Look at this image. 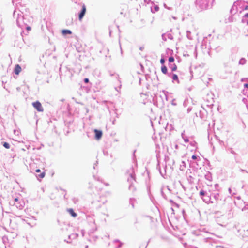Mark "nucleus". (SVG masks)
Here are the masks:
<instances>
[{
    "label": "nucleus",
    "instance_id": "f257e3e1",
    "mask_svg": "<svg viewBox=\"0 0 248 248\" xmlns=\"http://www.w3.org/2000/svg\"><path fill=\"white\" fill-rule=\"evenodd\" d=\"M13 17L16 20L17 25L22 29H24V26L26 25L27 20L23 13L20 10L16 9L14 11Z\"/></svg>",
    "mask_w": 248,
    "mask_h": 248
},
{
    "label": "nucleus",
    "instance_id": "39448f33",
    "mask_svg": "<svg viewBox=\"0 0 248 248\" xmlns=\"http://www.w3.org/2000/svg\"><path fill=\"white\" fill-rule=\"evenodd\" d=\"M94 132L95 133V138L97 140L100 139L102 136V131L97 129H94Z\"/></svg>",
    "mask_w": 248,
    "mask_h": 248
},
{
    "label": "nucleus",
    "instance_id": "58836bf2",
    "mask_svg": "<svg viewBox=\"0 0 248 248\" xmlns=\"http://www.w3.org/2000/svg\"><path fill=\"white\" fill-rule=\"evenodd\" d=\"M124 7H125V8H127V6H126V5H124Z\"/></svg>",
    "mask_w": 248,
    "mask_h": 248
},
{
    "label": "nucleus",
    "instance_id": "7c9ffc66",
    "mask_svg": "<svg viewBox=\"0 0 248 248\" xmlns=\"http://www.w3.org/2000/svg\"><path fill=\"white\" fill-rule=\"evenodd\" d=\"M244 9H245V10H248V5H247V6L245 7Z\"/></svg>",
    "mask_w": 248,
    "mask_h": 248
},
{
    "label": "nucleus",
    "instance_id": "f704fd0d",
    "mask_svg": "<svg viewBox=\"0 0 248 248\" xmlns=\"http://www.w3.org/2000/svg\"><path fill=\"white\" fill-rule=\"evenodd\" d=\"M245 17H248V13H247V14H245Z\"/></svg>",
    "mask_w": 248,
    "mask_h": 248
},
{
    "label": "nucleus",
    "instance_id": "423d86ee",
    "mask_svg": "<svg viewBox=\"0 0 248 248\" xmlns=\"http://www.w3.org/2000/svg\"><path fill=\"white\" fill-rule=\"evenodd\" d=\"M14 205H16V207L17 208L21 210V209H22L24 207V203L22 202H18L17 203H16V202H14Z\"/></svg>",
    "mask_w": 248,
    "mask_h": 248
},
{
    "label": "nucleus",
    "instance_id": "37998d69",
    "mask_svg": "<svg viewBox=\"0 0 248 248\" xmlns=\"http://www.w3.org/2000/svg\"><path fill=\"white\" fill-rule=\"evenodd\" d=\"M125 13H124V16H125Z\"/></svg>",
    "mask_w": 248,
    "mask_h": 248
},
{
    "label": "nucleus",
    "instance_id": "1a4fd4ad",
    "mask_svg": "<svg viewBox=\"0 0 248 248\" xmlns=\"http://www.w3.org/2000/svg\"><path fill=\"white\" fill-rule=\"evenodd\" d=\"M67 211L73 217H75L77 216V214L72 208L68 209Z\"/></svg>",
    "mask_w": 248,
    "mask_h": 248
},
{
    "label": "nucleus",
    "instance_id": "dca6fc26",
    "mask_svg": "<svg viewBox=\"0 0 248 248\" xmlns=\"http://www.w3.org/2000/svg\"><path fill=\"white\" fill-rule=\"evenodd\" d=\"M24 28L26 29L28 31L31 30V27L27 25V22L26 23V25L24 26Z\"/></svg>",
    "mask_w": 248,
    "mask_h": 248
},
{
    "label": "nucleus",
    "instance_id": "4468645a",
    "mask_svg": "<svg viewBox=\"0 0 248 248\" xmlns=\"http://www.w3.org/2000/svg\"><path fill=\"white\" fill-rule=\"evenodd\" d=\"M3 146L6 149H9L10 148V145L7 142H4Z\"/></svg>",
    "mask_w": 248,
    "mask_h": 248
},
{
    "label": "nucleus",
    "instance_id": "20e7f679",
    "mask_svg": "<svg viewBox=\"0 0 248 248\" xmlns=\"http://www.w3.org/2000/svg\"><path fill=\"white\" fill-rule=\"evenodd\" d=\"M81 7L82 9L80 12V13L78 14V19L80 21H81L83 17H84L86 11V8L84 4H81Z\"/></svg>",
    "mask_w": 248,
    "mask_h": 248
},
{
    "label": "nucleus",
    "instance_id": "393cba45",
    "mask_svg": "<svg viewBox=\"0 0 248 248\" xmlns=\"http://www.w3.org/2000/svg\"><path fill=\"white\" fill-rule=\"evenodd\" d=\"M192 158L193 159L195 160V159H196L197 158V157L196 155H193L192 156Z\"/></svg>",
    "mask_w": 248,
    "mask_h": 248
},
{
    "label": "nucleus",
    "instance_id": "f03ea898",
    "mask_svg": "<svg viewBox=\"0 0 248 248\" xmlns=\"http://www.w3.org/2000/svg\"><path fill=\"white\" fill-rule=\"evenodd\" d=\"M126 175L128 177L127 181L129 183V189L130 190L134 191L135 190L134 184L135 181V174L133 168H131L126 171Z\"/></svg>",
    "mask_w": 248,
    "mask_h": 248
},
{
    "label": "nucleus",
    "instance_id": "e433bc0d",
    "mask_svg": "<svg viewBox=\"0 0 248 248\" xmlns=\"http://www.w3.org/2000/svg\"><path fill=\"white\" fill-rule=\"evenodd\" d=\"M117 78H119V77H118V75H117ZM118 81H119V82L120 83H121V81L120 80V79H118Z\"/></svg>",
    "mask_w": 248,
    "mask_h": 248
},
{
    "label": "nucleus",
    "instance_id": "9d476101",
    "mask_svg": "<svg viewBox=\"0 0 248 248\" xmlns=\"http://www.w3.org/2000/svg\"><path fill=\"white\" fill-rule=\"evenodd\" d=\"M62 33L63 35L71 34H72V31L69 30H63L62 31Z\"/></svg>",
    "mask_w": 248,
    "mask_h": 248
},
{
    "label": "nucleus",
    "instance_id": "a18cd8bd",
    "mask_svg": "<svg viewBox=\"0 0 248 248\" xmlns=\"http://www.w3.org/2000/svg\"><path fill=\"white\" fill-rule=\"evenodd\" d=\"M105 202H106V201H105V202H103V203H104Z\"/></svg>",
    "mask_w": 248,
    "mask_h": 248
},
{
    "label": "nucleus",
    "instance_id": "a19ab883",
    "mask_svg": "<svg viewBox=\"0 0 248 248\" xmlns=\"http://www.w3.org/2000/svg\"><path fill=\"white\" fill-rule=\"evenodd\" d=\"M95 164H94V166H93L94 169H95Z\"/></svg>",
    "mask_w": 248,
    "mask_h": 248
},
{
    "label": "nucleus",
    "instance_id": "c756f323",
    "mask_svg": "<svg viewBox=\"0 0 248 248\" xmlns=\"http://www.w3.org/2000/svg\"><path fill=\"white\" fill-rule=\"evenodd\" d=\"M20 0H13V2H14V1H15L16 2H18L20 1Z\"/></svg>",
    "mask_w": 248,
    "mask_h": 248
},
{
    "label": "nucleus",
    "instance_id": "6ab92c4d",
    "mask_svg": "<svg viewBox=\"0 0 248 248\" xmlns=\"http://www.w3.org/2000/svg\"><path fill=\"white\" fill-rule=\"evenodd\" d=\"M72 235H73L72 238H77L78 236V234L77 233H73Z\"/></svg>",
    "mask_w": 248,
    "mask_h": 248
},
{
    "label": "nucleus",
    "instance_id": "473e14b6",
    "mask_svg": "<svg viewBox=\"0 0 248 248\" xmlns=\"http://www.w3.org/2000/svg\"><path fill=\"white\" fill-rule=\"evenodd\" d=\"M16 90L18 91H19L20 90V88L19 87H18L16 88Z\"/></svg>",
    "mask_w": 248,
    "mask_h": 248
},
{
    "label": "nucleus",
    "instance_id": "ddd939ff",
    "mask_svg": "<svg viewBox=\"0 0 248 248\" xmlns=\"http://www.w3.org/2000/svg\"><path fill=\"white\" fill-rule=\"evenodd\" d=\"M135 202V199L134 198H130V204H131L133 208L134 207V202Z\"/></svg>",
    "mask_w": 248,
    "mask_h": 248
},
{
    "label": "nucleus",
    "instance_id": "6e6552de",
    "mask_svg": "<svg viewBox=\"0 0 248 248\" xmlns=\"http://www.w3.org/2000/svg\"><path fill=\"white\" fill-rule=\"evenodd\" d=\"M117 243H119V244L117 245V246H115V248H120L123 245V243H122L120 240L118 239H115L113 242V244H116Z\"/></svg>",
    "mask_w": 248,
    "mask_h": 248
},
{
    "label": "nucleus",
    "instance_id": "f8f14e48",
    "mask_svg": "<svg viewBox=\"0 0 248 248\" xmlns=\"http://www.w3.org/2000/svg\"><path fill=\"white\" fill-rule=\"evenodd\" d=\"M45 172L44 171H43V172L40 173V174H37L36 177L37 178H43L45 177Z\"/></svg>",
    "mask_w": 248,
    "mask_h": 248
},
{
    "label": "nucleus",
    "instance_id": "72a5a7b5",
    "mask_svg": "<svg viewBox=\"0 0 248 248\" xmlns=\"http://www.w3.org/2000/svg\"><path fill=\"white\" fill-rule=\"evenodd\" d=\"M115 119H114L113 120H112V124H115Z\"/></svg>",
    "mask_w": 248,
    "mask_h": 248
},
{
    "label": "nucleus",
    "instance_id": "bb28decb",
    "mask_svg": "<svg viewBox=\"0 0 248 248\" xmlns=\"http://www.w3.org/2000/svg\"><path fill=\"white\" fill-rule=\"evenodd\" d=\"M155 9L156 11H157L159 10V7L157 6H156L155 7Z\"/></svg>",
    "mask_w": 248,
    "mask_h": 248
},
{
    "label": "nucleus",
    "instance_id": "aec40b11",
    "mask_svg": "<svg viewBox=\"0 0 248 248\" xmlns=\"http://www.w3.org/2000/svg\"><path fill=\"white\" fill-rule=\"evenodd\" d=\"M174 61V59L173 57H170L169 58V62H173Z\"/></svg>",
    "mask_w": 248,
    "mask_h": 248
},
{
    "label": "nucleus",
    "instance_id": "ea45409f",
    "mask_svg": "<svg viewBox=\"0 0 248 248\" xmlns=\"http://www.w3.org/2000/svg\"><path fill=\"white\" fill-rule=\"evenodd\" d=\"M111 31H110V32H109V34H110V35H111Z\"/></svg>",
    "mask_w": 248,
    "mask_h": 248
},
{
    "label": "nucleus",
    "instance_id": "a211bd4d",
    "mask_svg": "<svg viewBox=\"0 0 248 248\" xmlns=\"http://www.w3.org/2000/svg\"><path fill=\"white\" fill-rule=\"evenodd\" d=\"M177 66L175 65V64H174L173 67L171 68V70L172 71H176L177 70Z\"/></svg>",
    "mask_w": 248,
    "mask_h": 248
},
{
    "label": "nucleus",
    "instance_id": "de8ad7c7",
    "mask_svg": "<svg viewBox=\"0 0 248 248\" xmlns=\"http://www.w3.org/2000/svg\"><path fill=\"white\" fill-rule=\"evenodd\" d=\"M136 1H138V0H135Z\"/></svg>",
    "mask_w": 248,
    "mask_h": 248
},
{
    "label": "nucleus",
    "instance_id": "9b49d317",
    "mask_svg": "<svg viewBox=\"0 0 248 248\" xmlns=\"http://www.w3.org/2000/svg\"><path fill=\"white\" fill-rule=\"evenodd\" d=\"M161 71L164 74H167V68L166 66L163 65V66H162V67H161Z\"/></svg>",
    "mask_w": 248,
    "mask_h": 248
},
{
    "label": "nucleus",
    "instance_id": "7ed1b4c3",
    "mask_svg": "<svg viewBox=\"0 0 248 248\" xmlns=\"http://www.w3.org/2000/svg\"><path fill=\"white\" fill-rule=\"evenodd\" d=\"M33 107L39 112H43L44 111V108L41 104V103L36 101L32 103Z\"/></svg>",
    "mask_w": 248,
    "mask_h": 248
},
{
    "label": "nucleus",
    "instance_id": "2f4dec72",
    "mask_svg": "<svg viewBox=\"0 0 248 248\" xmlns=\"http://www.w3.org/2000/svg\"><path fill=\"white\" fill-rule=\"evenodd\" d=\"M72 236H73L72 234L71 235H69L68 236L69 239H71V238H72Z\"/></svg>",
    "mask_w": 248,
    "mask_h": 248
},
{
    "label": "nucleus",
    "instance_id": "0eeeda50",
    "mask_svg": "<svg viewBox=\"0 0 248 248\" xmlns=\"http://www.w3.org/2000/svg\"><path fill=\"white\" fill-rule=\"evenodd\" d=\"M21 71V68L19 64H17L16 65L15 69H14V72L16 74L18 75L19 73Z\"/></svg>",
    "mask_w": 248,
    "mask_h": 248
},
{
    "label": "nucleus",
    "instance_id": "4c0bfd02",
    "mask_svg": "<svg viewBox=\"0 0 248 248\" xmlns=\"http://www.w3.org/2000/svg\"><path fill=\"white\" fill-rule=\"evenodd\" d=\"M121 14L123 15L124 14V12H121Z\"/></svg>",
    "mask_w": 248,
    "mask_h": 248
},
{
    "label": "nucleus",
    "instance_id": "5701e85b",
    "mask_svg": "<svg viewBox=\"0 0 248 248\" xmlns=\"http://www.w3.org/2000/svg\"><path fill=\"white\" fill-rule=\"evenodd\" d=\"M160 62L161 64H163L165 62V60L163 58L161 59L160 60Z\"/></svg>",
    "mask_w": 248,
    "mask_h": 248
},
{
    "label": "nucleus",
    "instance_id": "c9c22d12",
    "mask_svg": "<svg viewBox=\"0 0 248 248\" xmlns=\"http://www.w3.org/2000/svg\"><path fill=\"white\" fill-rule=\"evenodd\" d=\"M185 142H188V140L187 139H185Z\"/></svg>",
    "mask_w": 248,
    "mask_h": 248
},
{
    "label": "nucleus",
    "instance_id": "c85d7f7f",
    "mask_svg": "<svg viewBox=\"0 0 248 248\" xmlns=\"http://www.w3.org/2000/svg\"><path fill=\"white\" fill-rule=\"evenodd\" d=\"M244 87L246 88H248V84L246 83L244 84Z\"/></svg>",
    "mask_w": 248,
    "mask_h": 248
},
{
    "label": "nucleus",
    "instance_id": "f3484780",
    "mask_svg": "<svg viewBox=\"0 0 248 248\" xmlns=\"http://www.w3.org/2000/svg\"><path fill=\"white\" fill-rule=\"evenodd\" d=\"M72 201L75 204H76L78 202V199L77 198H73Z\"/></svg>",
    "mask_w": 248,
    "mask_h": 248
},
{
    "label": "nucleus",
    "instance_id": "a878e982",
    "mask_svg": "<svg viewBox=\"0 0 248 248\" xmlns=\"http://www.w3.org/2000/svg\"><path fill=\"white\" fill-rule=\"evenodd\" d=\"M121 85L120 84V86L119 87V88H117V87H115V89L116 91H117L118 92H119V90L118 88H119V89H120L121 88Z\"/></svg>",
    "mask_w": 248,
    "mask_h": 248
},
{
    "label": "nucleus",
    "instance_id": "2eb2a0df",
    "mask_svg": "<svg viewBox=\"0 0 248 248\" xmlns=\"http://www.w3.org/2000/svg\"><path fill=\"white\" fill-rule=\"evenodd\" d=\"M172 79L174 80H177L178 82L179 81L178 76L176 74H173V77H172Z\"/></svg>",
    "mask_w": 248,
    "mask_h": 248
},
{
    "label": "nucleus",
    "instance_id": "4be33fe9",
    "mask_svg": "<svg viewBox=\"0 0 248 248\" xmlns=\"http://www.w3.org/2000/svg\"><path fill=\"white\" fill-rule=\"evenodd\" d=\"M200 194L202 196H204L205 195V192L203 190H202L200 191Z\"/></svg>",
    "mask_w": 248,
    "mask_h": 248
},
{
    "label": "nucleus",
    "instance_id": "49530a36",
    "mask_svg": "<svg viewBox=\"0 0 248 248\" xmlns=\"http://www.w3.org/2000/svg\"><path fill=\"white\" fill-rule=\"evenodd\" d=\"M247 24L248 25V21L247 22Z\"/></svg>",
    "mask_w": 248,
    "mask_h": 248
},
{
    "label": "nucleus",
    "instance_id": "c03bdc74",
    "mask_svg": "<svg viewBox=\"0 0 248 248\" xmlns=\"http://www.w3.org/2000/svg\"><path fill=\"white\" fill-rule=\"evenodd\" d=\"M114 113L115 114H116V112H115V111H114Z\"/></svg>",
    "mask_w": 248,
    "mask_h": 248
},
{
    "label": "nucleus",
    "instance_id": "79ce46f5",
    "mask_svg": "<svg viewBox=\"0 0 248 248\" xmlns=\"http://www.w3.org/2000/svg\"><path fill=\"white\" fill-rule=\"evenodd\" d=\"M67 243H70L71 242H69V241H67Z\"/></svg>",
    "mask_w": 248,
    "mask_h": 248
},
{
    "label": "nucleus",
    "instance_id": "cd10ccee",
    "mask_svg": "<svg viewBox=\"0 0 248 248\" xmlns=\"http://www.w3.org/2000/svg\"><path fill=\"white\" fill-rule=\"evenodd\" d=\"M35 171H36V172H37V173H40V172H41V170H40V169H36V170H35Z\"/></svg>",
    "mask_w": 248,
    "mask_h": 248
},
{
    "label": "nucleus",
    "instance_id": "b1692460",
    "mask_svg": "<svg viewBox=\"0 0 248 248\" xmlns=\"http://www.w3.org/2000/svg\"><path fill=\"white\" fill-rule=\"evenodd\" d=\"M16 202V203L19 202V200L17 198H15L14 201V202Z\"/></svg>",
    "mask_w": 248,
    "mask_h": 248
},
{
    "label": "nucleus",
    "instance_id": "412c9836",
    "mask_svg": "<svg viewBox=\"0 0 248 248\" xmlns=\"http://www.w3.org/2000/svg\"><path fill=\"white\" fill-rule=\"evenodd\" d=\"M84 82L86 83H87L89 82V79L88 78H85L84 79Z\"/></svg>",
    "mask_w": 248,
    "mask_h": 248
}]
</instances>
